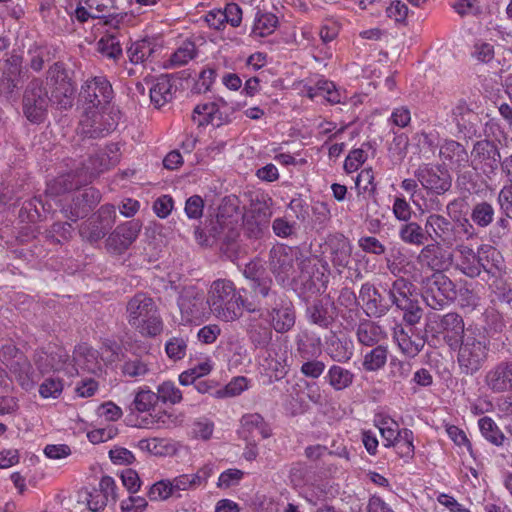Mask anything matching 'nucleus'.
Wrapping results in <instances>:
<instances>
[{
  "instance_id": "obj_1",
  "label": "nucleus",
  "mask_w": 512,
  "mask_h": 512,
  "mask_svg": "<svg viewBox=\"0 0 512 512\" xmlns=\"http://www.w3.org/2000/svg\"><path fill=\"white\" fill-rule=\"evenodd\" d=\"M501 161L500 149L494 141L482 139L474 142L468 171H474L476 175L468 180L465 191L470 194L483 192L488 187V182L496 178Z\"/></svg>"
},
{
  "instance_id": "obj_2",
  "label": "nucleus",
  "mask_w": 512,
  "mask_h": 512,
  "mask_svg": "<svg viewBox=\"0 0 512 512\" xmlns=\"http://www.w3.org/2000/svg\"><path fill=\"white\" fill-rule=\"evenodd\" d=\"M207 304L210 311L225 322L239 319L242 309L249 313L259 311L252 302L243 297L240 291H237L234 283L227 279H217L212 282L208 291Z\"/></svg>"
},
{
  "instance_id": "obj_3",
  "label": "nucleus",
  "mask_w": 512,
  "mask_h": 512,
  "mask_svg": "<svg viewBox=\"0 0 512 512\" xmlns=\"http://www.w3.org/2000/svg\"><path fill=\"white\" fill-rule=\"evenodd\" d=\"M126 319L129 325L144 337H156L164 329L156 302L143 292L136 293L128 300Z\"/></svg>"
},
{
  "instance_id": "obj_4",
  "label": "nucleus",
  "mask_w": 512,
  "mask_h": 512,
  "mask_svg": "<svg viewBox=\"0 0 512 512\" xmlns=\"http://www.w3.org/2000/svg\"><path fill=\"white\" fill-rule=\"evenodd\" d=\"M425 228L428 238L433 241L432 243H439L446 248L456 247L460 242L477 237L475 227L467 218L451 222L445 216L433 213L426 217Z\"/></svg>"
},
{
  "instance_id": "obj_5",
  "label": "nucleus",
  "mask_w": 512,
  "mask_h": 512,
  "mask_svg": "<svg viewBox=\"0 0 512 512\" xmlns=\"http://www.w3.org/2000/svg\"><path fill=\"white\" fill-rule=\"evenodd\" d=\"M489 340L487 336L472 328L466 329V335L458 345L457 362L461 372L473 375L484 365L489 353Z\"/></svg>"
},
{
  "instance_id": "obj_6",
  "label": "nucleus",
  "mask_w": 512,
  "mask_h": 512,
  "mask_svg": "<svg viewBox=\"0 0 512 512\" xmlns=\"http://www.w3.org/2000/svg\"><path fill=\"white\" fill-rule=\"evenodd\" d=\"M438 155L443 165L456 175L457 185L466 190V183L476 175L474 171H468L470 152L467 148L454 139H444L439 146Z\"/></svg>"
},
{
  "instance_id": "obj_7",
  "label": "nucleus",
  "mask_w": 512,
  "mask_h": 512,
  "mask_svg": "<svg viewBox=\"0 0 512 512\" xmlns=\"http://www.w3.org/2000/svg\"><path fill=\"white\" fill-rule=\"evenodd\" d=\"M258 308L260 316L265 315L267 323L276 333L285 334L293 329L296 323V310L289 297L279 292L263 302Z\"/></svg>"
},
{
  "instance_id": "obj_8",
  "label": "nucleus",
  "mask_w": 512,
  "mask_h": 512,
  "mask_svg": "<svg viewBox=\"0 0 512 512\" xmlns=\"http://www.w3.org/2000/svg\"><path fill=\"white\" fill-rule=\"evenodd\" d=\"M417 281L421 285L424 301L434 310L443 309L456 297L454 283L443 273H432Z\"/></svg>"
},
{
  "instance_id": "obj_9",
  "label": "nucleus",
  "mask_w": 512,
  "mask_h": 512,
  "mask_svg": "<svg viewBox=\"0 0 512 512\" xmlns=\"http://www.w3.org/2000/svg\"><path fill=\"white\" fill-rule=\"evenodd\" d=\"M51 103L48 90L41 78H33L25 87L22 98L23 114L34 124L42 123Z\"/></svg>"
},
{
  "instance_id": "obj_10",
  "label": "nucleus",
  "mask_w": 512,
  "mask_h": 512,
  "mask_svg": "<svg viewBox=\"0 0 512 512\" xmlns=\"http://www.w3.org/2000/svg\"><path fill=\"white\" fill-rule=\"evenodd\" d=\"M116 219L114 205H102L90 218L79 226V235L83 241L96 244L112 229Z\"/></svg>"
},
{
  "instance_id": "obj_11",
  "label": "nucleus",
  "mask_w": 512,
  "mask_h": 512,
  "mask_svg": "<svg viewBox=\"0 0 512 512\" xmlns=\"http://www.w3.org/2000/svg\"><path fill=\"white\" fill-rule=\"evenodd\" d=\"M118 125L117 116L106 109L83 110L79 122V134L86 138H103Z\"/></svg>"
},
{
  "instance_id": "obj_12",
  "label": "nucleus",
  "mask_w": 512,
  "mask_h": 512,
  "mask_svg": "<svg viewBox=\"0 0 512 512\" xmlns=\"http://www.w3.org/2000/svg\"><path fill=\"white\" fill-rule=\"evenodd\" d=\"M114 96L111 83L104 76L88 79L79 94L83 110L107 109Z\"/></svg>"
},
{
  "instance_id": "obj_13",
  "label": "nucleus",
  "mask_w": 512,
  "mask_h": 512,
  "mask_svg": "<svg viewBox=\"0 0 512 512\" xmlns=\"http://www.w3.org/2000/svg\"><path fill=\"white\" fill-rule=\"evenodd\" d=\"M302 256L298 247L285 244L274 245L269 251V266L279 283H284L294 273V264Z\"/></svg>"
},
{
  "instance_id": "obj_14",
  "label": "nucleus",
  "mask_w": 512,
  "mask_h": 512,
  "mask_svg": "<svg viewBox=\"0 0 512 512\" xmlns=\"http://www.w3.org/2000/svg\"><path fill=\"white\" fill-rule=\"evenodd\" d=\"M414 177L428 195H443L452 187V177L441 165L422 164L414 171Z\"/></svg>"
},
{
  "instance_id": "obj_15",
  "label": "nucleus",
  "mask_w": 512,
  "mask_h": 512,
  "mask_svg": "<svg viewBox=\"0 0 512 512\" xmlns=\"http://www.w3.org/2000/svg\"><path fill=\"white\" fill-rule=\"evenodd\" d=\"M272 211L267 202H252L243 214V230L249 239L259 240L268 232Z\"/></svg>"
},
{
  "instance_id": "obj_16",
  "label": "nucleus",
  "mask_w": 512,
  "mask_h": 512,
  "mask_svg": "<svg viewBox=\"0 0 512 512\" xmlns=\"http://www.w3.org/2000/svg\"><path fill=\"white\" fill-rule=\"evenodd\" d=\"M101 193L94 187L75 192L71 200L62 205L61 211L72 222L86 217L100 202Z\"/></svg>"
},
{
  "instance_id": "obj_17",
  "label": "nucleus",
  "mask_w": 512,
  "mask_h": 512,
  "mask_svg": "<svg viewBox=\"0 0 512 512\" xmlns=\"http://www.w3.org/2000/svg\"><path fill=\"white\" fill-rule=\"evenodd\" d=\"M206 305L204 293L195 287L183 289L178 298V307L185 323L202 322L207 315Z\"/></svg>"
},
{
  "instance_id": "obj_18",
  "label": "nucleus",
  "mask_w": 512,
  "mask_h": 512,
  "mask_svg": "<svg viewBox=\"0 0 512 512\" xmlns=\"http://www.w3.org/2000/svg\"><path fill=\"white\" fill-rule=\"evenodd\" d=\"M444 247L439 243L424 245L416 257L417 263L433 273H443L452 263V254Z\"/></svg>"
},
{
  "instance_id": "obj_19",
  "label": "nucleus",
  "mask_w": 512,
  "mask_h": 512,
  "mask_svg": "<svg viewBox=\"0 0 512 512\" xmlns=\"http://www.w3.org/2000/svg\"><path fill=\"white\" fill-rule=\"evenodd\" d=\"M69 359L70 356L67 350L57 345H49L46 348L37 350L33 358L41 374L48 373L52 370H62Z\"/></svg>"
},
{
  "instance_id": "obj_20",
  "label": "nucleus",
  "mask_w": 512,
  "mask_h": 512,
  "mask_svg": "<svg viewBox=\"0 0 512 512\" xmlns=\"http://www.w3.org/2000/svg\"><path fill=\"white\" fill-rule=\"evenodd\" d=\"M479 258V276L481 273L487 275V281L492 277L503 276L506 270L505 261L501 252L495 247L482 244L477 248Z\"/></svg>"
},
{
  "instance_id": "obj_21",
  "label": "nucleus",
  "mask_w": 512,
  "mask_h": 512,
  "mask_svg": "<svg viewBox=\"0 0 512 512\" xmlns=\"http://www.w3.org/2000/svg\"><path fill=\"white\" fill-rule=\"evenodd\" d=\"M142 224L139 220L127 221L117 226L109 235L107 245L113 251L122 253L137 239Z\"/></svg>"
},
{
  "instance_id": "obj_22",
  "label": "nucleus",
  "mask_w": 512,
  "mask_h": 512,
  "mask_svg": "<svg viewBox=\"0 0 512 512\" xmlns=\"http://www.w3.org/2000/svg\"><path fill=\"white\" fill-rule=\"evenodd\" d=\"M209 234L226 244L227 249L236 251V240L240 234L236 222L231 217L222 213L217 214L216 218L210 222Z\"/></svg>"
},
{
  "instance_id": "obj_23",
  "label": "nucleus",
  "mask_w": 512,
  "mask_h": 512,
  "mask_svg": "<svg viewBox=\"0 0 512 512\" xmlns=\"http://www.w3.org/2000/svg\"><path fill=\"white\" fill-rule=\"evenodd\" d=\"M484 382L493 393L512 391V360L501 361L485 375Z\"/></svg>"
},
{
  "instance_id": "obj_24",
  "label": "nucleus",
  "mask_w": 512,
  "mask_h": 512,
  "mask_svg": "<svg viewBox=\"0 0 512 512\" xmlns=\"http://www.w3.org/2000/svg\"><path fill=\"white\" fill-rule=\"evenodd\" d=\"M438 328L439 333L443 335V339L452 349L457 348L463 336L466 335L464 321L462 317L455 312L440 316Z\"/></svg>"
},
{
  "instance_id": "obj_25",
  "label": "nucleus",
  "mask_w": 512,
  "mask_h": 512,
  "mask_svg": "<svg viewBox=\"0 0 512 512\" xmlns=\"http://www.w3.org/2000/svg\"><path fill=\"white\" fill-rule=\"evenodd\" d=\"M476 118L474 109L464 99H459L451 111V119L457 129V134L464 138H472L476 133L473 119Z\"/></svg>"
},
{
  "instance_id": "obj_26",
  "label": "nucleus",
  "mask_w": 512,
  "mask_h": 512,
  "mask_svg": "<svg viewBox=\"0 0 512 512\" xmlns=\"http://www.w3.org/2000/svg\"><path fill=\"white\" fill-rule=\"evenodd\" d=\"M238 435L242 440L256 439L257 436L267 439L272 432L269 424L259 413H247L240 419Z\"/></svg>"
},
{
  "instance_id": "obj_27",
  "label": "nucleus",
  "mask_w": 512,
  "mask_h": 512,
  "mask_svg": "<svg viewBox=\"0 0 512 512\" xmlns=\"http://www.w3.org/2000/svg\"><path fill=\"white\" fill-rule=\"evenodd\" d=\"M192 120L198 124V126L213 125L220 127L223 124L229 122L227 114L220 111L218 103H202L195 106L192 113Z\"/></svg>"
},
{
  "instance_id": "obj_28",
  "label": "nucleus",
  "mask_w": 512,
  "mask_h": 512,
  "mask_svg": "<svg viewBox=\"0 0 512 512\" xmlns=\"http://www.w3.org/2000/svg\"><path fill=\"white\" fill-rule=\"evenodd\" d=\"M359 299L363 302L368 316L381 317L389 310V306L383 303L381 294L370 283L361 286Z\"/></svg>"
},
{
  "instance_id": "obj_29",
  "label": "nucleus",
  "mask_w": 512,
  "mask_h": 512,
  "mask_svg": "<svg viewBox=\"0 0 512 512\" xmlns=\"http://www.w3.org/2000/svg\"><path fill=\"white\" fill-rule=\"evenodd\" d=\"M212 474L210 466H204L195 474H182L170 480L171 487L175 497H180L182 491L194 489L204 483Z\"/></svg>"
},
{
  "instance_id": "obj_30",
  "label": "nucleus",
  "mask_w": 512,
  "mask_h": 512,
  "mask_svg": "<svg viewBox=\"0 0 512 512\" xmlns=\"http://www.w3.org/2000/svg\"><path fill=\"white\" fill-rule=\"evenodd\" d=\"M457 253V269L469 278L479 277V258L477 250L474 251L464 242H460L456 247Z\"/></svg>"
},
{
  "instance_id": "obj_31",
  "label": "nucleus",
  "mask_w": 512,
  "mask_h": 512,
  "mask_svg": "<svg viewBox=\"0 0 512 512\" xmlns=\"http://www.w3.org/2000/svg\"><path fill=\"white\" fill-rule=\"evenodd\" d=\"M296 351L301 359L317 358L321 354V338L307 329L295 336Z\"/></svg>"
},
{
  "instance_id": "obj_32",
  "label": "nucleus",
  "mask_w": 512,
  "mask_h": 512,
  "mask_svg": "<svg viewBox=\"0 0 512 512\" xmlns=\"http://www.w3.org/2000/svg\"><path fill=\"white\" fill-rule=\"evenodd\" d=\"M326 353L338 363H347L354 353V344L348 336H331L326 342Z\"/></svg>"
},
{
  "instance_id": "obj_33",
  "label": "nucleus",
  "mask_w": 512,
  "mask_h": 512,
  "mask_svg": "<svg viewBox=\"0 0 512 512\" xmlns=\"http://www.w3.org/2000/svg\"><path fill=\"white\" fill-rule=\"evenodd\" d=\"M333 304L328 299L314 301L306 309V316L312 324L327 329L334 321Z\"/></svg>"
},
{
  "instance_id": "obj_34",
  "label": "nucleus",
  "mask_w": 512,
  "mask_h": 512,
  "mask_svg": "<svg viewBox=\"0 0 512 512\" xmlns=\"http://www.w3.org/2000/svg\"><path fill=\"white\" fill-rule=\"evenodd\" d=\"M247 336L255 348H267L273 338V328L256 317H250L247 324Z\"/></svg>"
},
{
  "instance_id": "obj_35",
  "label": "nucleus",
  "mask_w": 512,
  "mask_h": 512,
  "mask_svg": "<svg viewBox=\"0 0 512 512\" xmlns=\"http://www.w3.org/2000/svg\"><path fill=\"white\" fill-rule=\"evenodd\" d=\"M386 333L382 326L374 321L364 319L356 328V338L361 345L373 347L380 345L379 342L385 339Z\"/></svg>"
},
{
  "instance_id": "obj_36",
  "label": "nucleus",
  "mask_w": 512,
  "mask_h": 512,
  "mask_svg": "<svg viewBox=\"0 0 512 512\" xmlns=\"http://www.w3.org/2000/svg\"><path fill=\"white\" fill-rule=\"evenodd\" d=\"M331 262L341 272L347 268L352 255V244L343 235L337 236L330 241Z\"/></svg>"
},
{
  "instance_id": "obj_37",
  "label": "nucleus",
  "mask_w": 512,
  "mask_h": 512,
  "mask_svg": "<svg viewBox=\"0 0 512 512\" xmlns=\"http://www.w3.org/2000/svg\"><path fill=\"white\" fill-rule=\"evenodd\" d=\"M174 91V85L170 76H159L150 88V99L152 104L156 108H161L172 100Z\"/></svg>"
},
{
  "instance_id": "obj_38",
  "label": "nucleus",
  "mask_w": 512,
  "mask_h": 512,
  "mask_svg": "<svg viewBox=\"0 0 512 512\" xmlns=\"http://www.w3.org/2000/svg\"><path fill=\"white\" fill-rule=\"evenodd\" d=\"M9 370L25 390L32 389L38 381V375L34 372L31 363L22 356L11 362Z\"/></svg>"
},
{
  "instance_id": "obj_39",
  "label": "nucleus",
  "mask_w": 512,
  "mask_h": 512,
  "mask_svg": "<svg viewBox=\"0 0 512 512\" xmlns=\"http://www.w3.org/2000/svg\"><path fill=\"white\" fill-rule=\"evenodd\" d=\"M158 45L150 39H141L131 44L127 49L129 60L133 64H143L154 58Z\"/></svg>"
},
{
  "instance_id": "obj_40",
  "label": "nucleus",
  "mask_w": 512,
  "mask_h": 512,
  "mask_svg": "<svg viewBox=\"0 0 512 512\" xmlns=\"http://www.w3.org/2000/svg\"><path fill=\"white\" fill-rule=\"evenodd\" d=\"M73 361L81 369L96 373L100 369L98 352L86 343L77 345L73 353Z\"/></svg>"
},
{
  "instance_id": "obj_41",
  "label": "nucleus",
  "mask_w": 512,
  "mask_h": 512,
  "mask_svg": "<svg viewBox=\"0 0 512 512\" xmlns=\"http://www.w3.org/2000/svg\"><path fill=\"white\" fill-rule=\"evenodd\" d=\"M399 238L402 242L413 246H422L427 240V229L419 223L408 221L401 225L398 231Z\"/></svg>"
},
{
  "instance_id": "obj_42",
  "label": "nucleus",
  "mask_w": 512,
  "mask_h": 512,
  "mask_svg": "<svg viewBox=\"0 0 512 512\" xmlns=\"http://www.w3.org/2000/svg\"><path fill=\"white\" fill-rule=\"evenodd\" d=\"M355 375L349 369L340 365L329 367L325 380L335 391H343L349 388L354 382Z\"/></svg>"
},
{
  "instance_id": "obj_43",
  "label": "nucleus",
  "mask_w": 512,
  "mask_h": 512,
  "mask_svg": "<svg viewBox=\"0 0 512 512\" xmlns=\"http://www.w3.org/2000/svg\"><path fill=\"white\" fill-rule=\"evenodd\" d=\"M393 337L400 351L409 358L416 357L424 348L425 337H409L407 333H393Z\"/></svg>"
},
{
  "instance_id": "obj_44",
  "label": "nucleus",
  "mask_w": 512,
  "mask_h": 512,
  "mask_svg": "<svg viewBox=\"0 0 512 512\" xmlns=\"http://www.w3.org/2000/svg\"><path fill=\"white\" fill-rule=\"evenodd\" d=\"M470 218L473 226L487 228L495 219V208L490 202H478L472 207Z\"/></svg>"
},
{
  "instance_id": "obj_45",
  "label": "nucleus",
  "mask_w": 512,
  "mask_h": 512,
  "mask_svg": "<svg viewBox=\"0 0 512 512\" xmlns=\"http://www.w3.org/2000/svg\"><path fill=\"white\" fill-rule=\"evenodd\" d=\"M387 359L388 347L381 344L377 345L364 355L363 369L367 372L379 371L386 365Z\"/></svg>"
},
{
  "instance_id": "obj_46",
  "label": "nucleus",
  "mask_w": 512,
  "mask_h": 512,
  "mask_svg": "<svg viewBox=\"0 0 512 512\" xmlns=\"http://www.w3.org/2000/svg\"><path fill=\"white\" fill-rule=\"evenodd\" d=\"M278 26V18L273 13L261 12L256 13L254 25L251 35L255 38L266 37L271 35Z\"/></svg>"
},
{
  "instance_id": "obj_47",
  "label": "nucleus",
  "mask_w": 512,
  "mask_h": 512,
  "mask_svg": "<svg viewBox=\"0 0 512 512\" xmlns=\"http://www.w3.org/2000/svg\"><path fill=\"white\" fill-rule=\"evenodd\" d=\"M388 296L392 305L403 304L405 300L412 299V284L403 277L397 278L388 289Z\"/></svg>"
},
{
  "instance_id": "obj_48",
  "label": "nucleus",
  "mask_w": 512,
  "mask_h": 512,
  "mask_svg": "<svg viewBox=\"0 0 512 512\" xmlns=\"http://www.w3.org/2000/svg\"><path fill=\"white\" fill-rule=\"evenodd\" d=\"M414 435L410 429H402V435L398 437L391 447L395 448L398 456L408 462L414 457L415 448L413 444Z\"/></svg>"
},
{
  "instance_id": "obj_49",
  "label": "nucleus",
  "mask_w": 512,
  "mask_h": 512,
  "mask_svg": "<svg viewBox=\"0 0 512 512\" xmlns=\"http://www.w3.org/2000/svg\"><path fill=\"white\" fill-rule=\"evenodd\" d=\"M272 285L273 280L267 271L250 281V288L254 295L262 298L264 301L279 293V291L272 289Z\"/></svg>"
},
{
  "instance_id": "obj_50",
  "label": "nucleus",
  "mask_w": 512,
  "mask_h": 512,
  "mask_svg": "<svg viewBox=\"0 0 512 512\" xmlns=\"http://www.w3.org/2000/svg\"><path fill=\"white\" fill-rule=\"evenodd\" d=\"M478 425L481 434L486 440L496 446L503 444L505 436L492 418L484 416L479 419Z\"/></svg>"
},
{
  "instance_id": "obj_51",
  "label": "nucleus",
  "mask_w": 512,
  "mask_h": 512,
  "mask_svg": "<svg viewBox=\"0 0 512 512\" xmlns=\"http://www.w3.org/2000/svg\"><path fill=\"white\" fill-rule=\"evenodd\" d=\"M47 81L54 88H63L73 85L68 71L62 62H55L46 72Z\"/></svg>"
},
{
  "instance_id": "obj_52",
  "label": "nucleus",
  "mask_w": 512,
  "mask_h": 512,
  "mask_svg": "<svg viewBox=\"0 0 512 512\" xmlns=\"http://www.w3.org/2000/svg\"><path fill=\"white\" fill-rule=\"evenodd\" d=\"M78 183L71 173L63 174L47 184L46 192L51 196H58L76 188Z\"/></svg>"
},
{
  "instance_id": "obj_53",
  "label": "nucleus",
  "mask_w": 512,
  "mask_h": 512,
  "mask_svg": "<svg viewBox=\"0 0 512 512\" xmlns=\"http://www.w3.org/2000/svg\"><path fill=\"white\" fill-rule=\"evenodd\" d=\"M412 364L398 358H392L389 363L388 378L393 384H401L408 379L412 372Z\"/></svg>"
},
{
  "instance_id": "obj_54",
  "label": "nucleus",
  "mask_w": 512,
  "mask_h": 512,
  "mask_svg": "<svg viewBox=\"0 0 512 512\" xmlns=\"http://www.w3.org/2000/svg\"><path fill=\"white\" fill-rule=\"evenodd\" d=\"M197 54L196 46L194 43L187 41L184 42L169 59L168 67H181L186 65L190 60L194 59Z\"/></svg>"
},
{
  "instance_id": "obj_55",
  "label": "nucleus",
  "mask_w": 512,
  "mask_h": 512,
  "mask_svg": "<svg viewBox=\"0 0 512 512\" xmlns=\"http://www.w3.org/2000/svg\"><path fill=\"white\" fill-rule=\"evenodd\" d=\"M212 370L210 360L200 362L179 375V383L183 386L191 385L195 380L208 375Z\"/></svg>"
},
{
  "instance_id": "obj_56",
  "label": "nucleus",
  "mask_w": 512,
  "mask_h": 512,
  "mask_svg": "<svg viewBox=\"0 0 512 512\" xmlns=\"http://www.w3.org/2000/svg\"><path fill=\"white\" fill-rule=\"evenodd\" d=\"M157 401L156 393L150 390H140L134 396L133 401L129 405L130 412H148L150 411Z\"/></svg>"
},
{
  "instance_id": "obj_57",
  "label": "nucleus",
  "mask_w": 512,
  "mask_h": 512,
  "mask_svg": "<svg viewBox=\"0 0 512 512\" xmlns=\"http://www.w3.org/2000/svg\"><path fill=\"white\" fill-rule=\"evenodd\" d=\"M98 51L108 59L117 61L122 56V48L119 40L114 35L102 37L98 43Z\"/></svg>"
},
{
  "instance_id": "obj_58",
  "label": "nucleus",
  "mask_w": 512,
  "mask_h": 512,
  "mask_svg": "<svg viewBox=\"0 0 512 512\" xmlns=\"http://www.w3.org/2000/svg\"><path fill=\"white\" fill-rule=\"evenodd\" d=\"M403 312V322L405 324H418L423 316V309L417 299L405 300L403 304L396 306Z\"/></svg>"
},
{
  "instance_id": "obj_59",
  "label": "nucleus",
  "mask_w": 512,
  "mask_h": 512,
  "mask_svg": "<svg viewBox=\"0 0 512 512\" xmlns=\"http://www.w3.org/2000/svg\"><path fill=\"white\" fill-rule=\"evenodd\" d=\"M492 283L490 289L494 295L493 302H499L501 304H510L512 301V289L503 279L502 276L492 277Z\"/></svg>"
},
{
  "instance_id": "obj_60",
  "label": "nucleus",
  "mask_w": 512,
  "mask_h": 512,
  "mask_svg": "<svg viewBox=\"0 0 512 512\" xmlns=\"http://www.w3.org/2000/svg\"><path fill=\"white\" fill-rule=\"evenodd\" d=\"M423 157L428 160L435 155L436 149L440 146L437 142L436 135L425 131L418 132L414 135Z\"/></svg>"
},
{
  "instance_id": "obj_61",
  "label": "nucleus",
  "mask_w": 512,
  "mask_h": 512,
  "mask_svg": "<svg viewBox=\"0 0 512 512\" xmlns=\"http://www.w3.org/2000/svg\"><path fill=\"white\" fill-rule=\"evenodd\" d=\"M157 400L163 403L177 404L182 400V392L173 382L166 381L158 386Z\"/></svg>"
},
{
  "instance_id": "obj_62",
  "label": "nucleus",
  "mask_w": 512,
  "mask_h": 512,
  "mask_svg": "<svg viewBox=\"0 0 512 512\" xmlns=\"http://www.w3.org/2000/svg\"><path fill=\"white\" fill-rule=\"evenodd\" d=\"M149 371V363L143 358L128 359L122 365V373L131 378L143 377Z\"/></svg>"
},
{
  "instance_id": "obj_63",
  "label": "nucleus",
  "mask_w": 512,
  "mask_h": 512,
  "mask_svg": "<svg viewBox=\"0 0 512 512\" xmlns=\"http://www.w3.org/2000/svg\"><path fill=\"white\" fill-rule=\"evenodd\" d=\"M512 215L501 213L490 231V237L493 243H498L506 238L511 232Z\"/></svg>"
},
{
  "instance_id": "obj_64",
  "label": "nucleus",
  "mask_w": 512,
  "mask_h": 512,
  "mask_svg": "<svg viewBox=\"0 0 512 512\" xmlns=\"http://www.w3.org/2000/svg\"><path fill=\"white\" fill-rule=\"evenodd\" d=\"M167 356L174 360H181L185 357L187 351V338L177 336L170 338L165 344Z\"/></svg>"
}]
</instances>
